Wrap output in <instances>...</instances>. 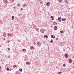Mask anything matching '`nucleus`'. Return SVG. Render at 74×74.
<instances>
[{"instance_id":"13","label":"nucleus","mask_w":74,"mask_h":74,"mask_svg":"<svg viewBox=\"0 0 74 74\" xmlns=\"http://www.w3.org/2000/svg\"><path fill=\"white\" fill-rule=\"evenodd\" d=\"M65 56L66 58H68V56L67 55V54H66L65 55Z\"/></svg>"},{"instance_id":"54","label":"nucleus","mask_w":74,"mask_h":74,"mask_svg":"<svg viewBox=\"0 0 74 74\" xmlns=\"http://www.w3.org/2000/svg\"><path fill=\"white\" fill-rule=\"evenodd\" d=\"M14 8H15V7H14Z\"/></svg>"},{"instance_id":"9","label":"nucleus","mask_w":74,"mask_h":74,"mask_svg":"<svg viewBox=\"0 0 74 74\" xmlns=\"http://www.w3.org/2000/svg\"><path fill=\"white\" fill-rule=\"evenodd\" d=\"M51 37L52 38H55V36H53V35H52L51 36Z\"/></svg>"},{"instance_id":"7","label":"nucleus","mask_w":74,"mask_h":74,"mask_svg":"<svg viewBox=\"0 0 74 74\" xmlns=\"http://www.w3.org/2000/svg\"><path fill=\"white\" fill-rule=\"evenodd\" d=\"M30 49H31V50H32L33 49H34V47L33 46H31L30 47Z\"/></svg>"},{"instance_id":"49","label":"nucleus","mask_w":74,"mask_h":74,"mask_svg":"<svg viewBox=\"0 0 74 74\" xmlns=\"http://www.w3.org/2000/svg\"><path fill=\"white\" fill-rule=\"evenodd\" d=\"M71 56H72V55L71 54Z\"/></svg>"},{"instance_id":"39","label":"nucleus","mask_w":74,"mask_h":74,"mask_svg":"<svg viewBox=\"0 0 74 74\" xmlns=\"http://www.w3.org/2000/svg\"><path fill=\"white\" fill-rule=\"evenodd\" d=\"M21 10H23V8H21Z\"/></svg>"},{"instance_id":"5","label":"nucleus","mask_w":74,"mask_h":74,"mask_svg":"<svg viewBox=\"0 0 74 74\" xmlns=\"http://www.w3.org/2000/svg\"><path fill=\"white\" fill-rule=\"evenodd\" d=\"M53 25H57L58 24V23H57L56 22H54L53 23Z\"/></svg>"},{"instance_id":"30","label":"nucleus","mask_w":74,"mask_h":74,"mask_svg":"<svg viewBox=\"0 0 74 74\" xmlns=\"http://www.w3.org/2000/svg\"><path fill=\"white\" fill-rule=\"evenodd\" d=\"M8 51H10V48H8Z\"/></svg>"},{"instance_id":"46","label":"nucleus","mask_w":74,"mask_h":74,"mask_svg":"<svg viewBox=\"0 0 74 74\" xmlns=\"http://www.w3.org/2000/svg\"><path fill=\"white\" fill-rule=\"evenodd\" d=\"M25 52H26V50H25Z\"/></svg>"},{"instance_id":"28","label":"nucleus","mask_w":74,"mask_h":74,"mask_svg":"<svg viewBox=\"0 0 74 74\" xmlns=\"http://www.w3.org/2000/svg\"><path fill=\"white\" fill-rule=\"evenodd\" d=\"M13 67H14V68H15V67H16V65H14Z\"/></svg>"},{"instance_id":"1","label":"nucleus","mask_w":74,"mask_h":74,"mask_svg":"<svg viewBox=\"0 0 74 74\" xmlns=\"http://www.w3.org/2000/svg\"><path fill=\"white\" fill-rule=\"evenodd\" d=\"M44 31H45V29H41L40 30V32L42 33H44Z\"/></svg>"},{"instance_id":"16","label":"nucleus","mask_w":74,"mask_h":74,"mask_svg":"<svg viewBox=\"0 0 74 74\" xmlns=\"http://www.w3.org/2000/svg\"><path fill=\"white\" fill-rule=\"evenodd\" d=\"M26 64H29V65H30V63H29V62H26Z\"/></svg>"},{"instance_id":"10","label":"nucleus","mask_w":74,"mask_h":74,"mask_svg":"<svg viewBox=\"0 0 74 74\" xmlns=\"http://www.w3.org/2000/svg\"><path fill=\"white\" fill-rule=\"evenodd\" d=\"M44 37H46V38H48V35H45L44 36Z\"/></svg>"},{"instance_id":"27","label":"nucleus","mask_w":74,"mask_h":74,"mask_svg":"<svg viewBox=\"0 0 74 74\" xmlns=\"http://www.w3.org/2000/svg\"><path fill=\"white\" fill-rule=\"evenodd\" d=\"M21 5V4H20V3H19L17 4V6H19V5Z\"/></svg>"},{"instance_id":"11","label":"nucleus","mask_w":74,"mask_h":74,"mask_svg":"<svg viewBox=\"0 0 74 74\" xmlns=\"http://www.w3.org/2000/svg\"><path fill=\"white\" fill-rule=\"evenodd\" d=\"M16 74H21V73L18 71H17L16 72Z\"/></svg>"},{"instance_id":"23","label":"nucleus","mask_w":74,"mask_h":74,"mask_svg":"<svg viewBox=\"0 0 74 74\" xmlns=\"http://www.w3.org/2000/svg\"><path fill=\"white\" fill-rule=\"evenodd\" d=\"M14 16H12V20H14Z\"/></svg>"},{"instance_id":"42","label":"nucleus","mask_w":74,"mask_h":74,"mask_svg":"<svg viewBox=\"0 0 74 74\" xmlns=\"http://www.w3.org/2000/svg\"><path fill=\"white\" fill-rule=\"evenodd\" d=\"M20 15H21V14H18V16H20Z\"/></svg>"},{"instance_id":"31","label":"nucleus","mask_w":74,"mask_h":74,"mask_svg":"<svg viewBox=\"0 0 74 74\" xmlns=\"http://www.w3.org/2000/svg\"><path fill=\"white\" fill-rule=\"evenodd\" d=\"M25 50L26 49H23V51H25Z\"/></svg>"},{"instance_id":"29","label":"nucleus","mask_w":74,"mask_h":74,"mask_svg":"<svg viewBox=\"0 0 74 74\" xmlns=\"http://www.w3.org/2000/svg\"><path fill=\"white\" fill-rule=\"evenodd\" d=\"M40 3H42V1H40Z\"/></svg>"},{"instance_id":"56","label":"nucleus","mask_w":74,"mask_h":74,"mask_svg":"<svg viewBox=\"0 0 74 74\" xmlns=\"http://www.w3.org/2000/svg\"><path fill=\"white\" fill-rule=\"evenodd\" d=\"M56 20H58V19H56Z\"/></svg>"},{"instance_id":"48","label":"nucleus","mask_w":74,"mask_h":74,"mask_svg":"<svg viewBox=\"0 0 74 74\" xmlns=\"http://www.w3.org/2000/svg\"><path fill=\"white\" fill-rule=\"evenodd\" d=\"M65 51V50H64V51Z\"/></svg>"},{"instance_id":"53","label":"nucleus","mask_w":74,"mask_h":74,"mask_svg":"<svg viewBox=\"0 0 74 74\" xmlns=\"http://www.w3.org/2000/svg\"><path fill=\"white\" fill-rule=\"evenodd\" d=\"M28 0L30 1V0Z\"/></svg>"},{"instance_id":"51","label":"nucleus","mask_w":74,"mask_h":74,"mask_svg":"<svg viewBox=\"0 0 74 74\" xmlns=\"http://www.w3.org/2000/svg\"><path fill=\"white\" fill-rule=\"evenodd\" d=\"M39 0V1H40V0Z\"/></svg>"},{"instance_id":"6","label":"nucleus","mask_w":74,"mask_h":74,"mask_svg":"<svg viewBox=\"0 0 74 74\" xmlns=\"http://www.w3.org/2000/svg\"><path fill=\"white\" fill-rule=\"evenodd\" d=\"M58 21H62V18L61 17H59L58 18Z\"/></svg>"},{"instance_id":"25","label":"nucleus","mask_w":74,"mask_h":74,"mask_svg":"<svg viewBox=\"0 0 74 74\" xmlns=\"http://www.w3.org/2000/svg\"><path fill=\"white\" fill-rule=\"evenodd\" d=\"M63 67H65V66H66V64H63Z\"/></svg>"},{"instance_id":"2","label":"nucleus","mask_w":74,"mask_h":74,"mask_svg":"<svg viewBox=\"0 0 74 74\" xmlns=\"http://www.w3.org/2000/svg\"><path fill=\"white\" fill-rule=\"evenodd\" d=\"M37 45L38 47H40L41 45V43H40V42H38L37 43Z\"/></svg>"},{"instance_id":"36","label":"nucleus","mask_w":74,"mask_h":74,"mask_svg":"<svg viewBox=\"0 0 74 74\" xmlns=\"http://www.w3.org/2000/svg\"><path fill=\"white\" fill-rule=\"evenodd\" d=\"M60 73H61V72H59L58 73V74H60Z\"/></svg>"},{"instance_id":"14","label":"nucleus","mask_w":74,"mask_h":74,"mask_svg":"<svg viewBox=\"0 0 74 74\" xmlns=\"http://www.w3.org/2000/svg\"><path fill=\"white\" fill-rule=\"evenodd\" d=\"M60 33H64V31H60Z\"/></svg>"},{"instance_id":"50","label":"nucleus","mask_w":74,"mask_h":74,"mask_svg":"<svg viewBox=\"0 0 74 74\" xmlns=\"http://www.w3.org/2000/svg\"><path fill=\"white\" fill-rule=\"evenodd\" d=\"M58 1H59V0H57Z\"/></svg>"},{"instance_id":"44","label":"nucleus","mask_w":74,"mask_h":74,"mask_svg":"<svg viewBox=\"0 0 74 74\" xmlns=\"http://www.w3.org/2000/svg\"><path fill=\"white\" fill-rule=\"evenodd\" d=\"M8 58L10 59V56H9L8 57Z\"/></svg>"},{"instance_id":"52","label":"nucleus","mask_w":74,"mask_h":74,"mask_svg":"<svg viewBox=\"0 0 74 74\" xmlns=\"http://www.w3.org/2000/svg\"><path fill=\"white\" fill-rule=\"evenodd\" d=\"M38 32H39V31H38Z\"/></svg>"},{"instance_id":"45","label":"nucleus","mask_w":74,"mask_h":74,"mask_svg":"<svg viewBox=\"0 0 74 74\" xmlns=\"http://www.w3.org/2000/svg\"><path fill=\"white\" fill-rule=\"evenodd\" d=\"M3 40H5V39L4 38V39H3Z\"/></svg>"},{"instance_id":"19","label":"nucleus","mask_w":74,"mask_h":74,"mask_svg":"<svg viewBox=\"0 0 74 74\" xmlns=\"http://www.w3.org/2000/svg\"><path fill=\"white\" fill-rule=\"evenodd\" d=\"M8 36H11V34H8Z\"/></svg>"},{"instance_id":"8","label":"nucleus","mask_w":74,"mask_h":74,"mask_svg":"<svg viewBox=\"0 0 74 74\" xmlns=\"http://www.w3.org/2000/svg\"><path fill=\"white\" fill-rule=\"evenodd\" d=\"M46 5L48 6H49L50 5V3L49 2H47L46 3Z\"/></svg>"},{"instance_id":"12","label":"nucleus","mask_w":74,"mask_h":74,"mask_svg":"<svg viewBox=\"0 0 74 74\" xmlns=\"http://www.w3.org/2000/svg\"><path fill=\"white\" fill-rule=\"evenodd\" d=\"M3 35L4 37H6L7 36V35L5 34H3Z\"/></svg>"},{"instance_id":"15","label":"nucleus","mask_w":74,"mask_h":74,"mask_svg":"<svg viewBox=\"0 0 74 74\" xmlns=\"http://www.w3.org/2000/svg\"><path fill=\"white\" fill-rule=\"evenodd\" d=\"M19 71H22V69L20 68L19 69Z\"/></svg>"},{"instance_id":"18","label":"nucleus","mask_w":74,"mask_h":74,"mask_svg":"<svg viewBox=\"0 0 74 74\" xmlns=\"http://www.w3.org/2000/svg\"><path fill=\"white\" fill-rule=\"evenodd\" d=\"M24 7H27V5H26V4H24L23 5Z\"/></svg>"},{"instance_id":"33","label":"nucleus","mask_w":74,"mask_h":74,"mask_svg":"<svg viewBox=\"0 0 74 74\" xmlns=\"http://www.w3.org/2000/svg\"><path fill=\"white\" fill-rule=\"evenodd\" d=\"M57 30V28H54V30Z\"/></svg>"},{"instance_id":"40","label":"nucleus","mask_w":74,"mask_h":74,"mask_svg":"<svg viewBox=\"0 0 74 74\" xmlns=\"http://www.w3.org/2000/svg\"><path fill=\"white\" fill-rule=\"evenodd\" d=\"M56 40H58V38H56Z\"/></svg>"},{"instance_id":"38","label":"nucleus","mask_w":74,"mask_h":74,"mask_svg":"<svg viewBox=\"0 0 74 74\" xmlns=\"http://www.w3.org/2000/svg\"><path fill=\"white\" fill-rule=\"evenodd\" d=\"M9 70H10V71H11V70H12V69H9Z\"/></svg>"},{"instance_id":"21","label":"nucleus","mask_w":74,"mask_h":74,"mask_svg":"<svg viewBox=\"0 0 74 74\" xmlns=\"http://www.w3.org/2000/svg\"><path fill=\"white\" fill-rule=\"evenodd\" d=\"M53 42V40H52V39H51V40L50 42H51V43H52V42Z\"/></svg>"},{"instance_id":"37","label":"nucleus","mask_w":74,"mask_h":74,"mask_svg":"<svg viewBox=\"0 0 74 74\" xmlns=\"http://www.w3.org/2000/svg\"><path fill=\"white\" fill-rule=\"evenodd\" d=\"M34 45H36V43H34Z\"/></svg>"},{"instance_id":"22","label":"nucleus","mask_w":74,"mask_h":74,"mask_svg":"<svg viewBox=\"0 0 74 74\" xmlns=\"http://www.w3.org/2000/svg\"><path fill=\"white\" fill-rule=\"evenodd\" d=\"M66 3H67V0H65L64 1Z\"/></svg>"},{"instance_id":"43","label":"nucleus","mask_w":74,"mask_h":74,"mask_svg":"<svg viewBox=\"0 0 74 74\" xmlns=\"http://www.w3.org/2000/svg\"><path fill=\"white\" fill-rule=\"evenodd\" d=\"M52 20L53 21V20H54V18H52Z\"/></svg>"},{"instance_id":"41","label":"nucleus","mask_w":74,"mask_h":74,"mask_svg":"<svg viewBox=\"0 0 74 74\" xmlns=\"http://www.w3.org/2000/svg\"><path fill=\"white\" fill-rule=\"evenodd\" d=\"M43 43H45V41H43Z\"/></svg>"},{"instance_id":"26","label":"nucleus","mask_w":74,"mask_h":74,"mask_svg":"<svg viewBox=\"0 0 74 74\" xmlns=\"http://www.w3.org/2000/svg\"><path fill=\"white\" fill-rule=\"evenodd\" d=\"M36 30L37 31H38L39 30V29H38V28H36Z\"/></svg>"},{"instance_id":"34","label":"nucleus","mask_w":74,"mask_h":74,"mask_svg":"<svg viewBox=\"0 0 74 74\" xmlns=\"http://www.w3.org/2000/svg\"><path fill=\"white\" fill-rule=\"evenodd\" d=\"M11 1H12V2H14V0H12Z\"/></svg>"},{"instance_id":"47","label":"nucleus","mask_w":74,"mask_h":74,"mask_svg":"<svg viewBox=\"0 0 74 74\" xmlns=\"http://www.w3.org/2000/svg\"><path fill=\"white\" fill-rule=\"evenodd\" d=\"M10 0V1H11L12 0Z\"/></svg>"},{"instance_id":"20","label":"nucleus","mask_w":74,"mask_h":74,"mask_svg":"<svg viewBox=\"0 0 74 74\" xmlns=\"http://www.w3.org/2000/svg\"><path fill=\"white\" fill-rule=\"evenodd\" d=\"M6 69H7V71H9V68H8V67H7L6 68Z\"/></svg>"},{"instance_id":"4","label":"nucleus","mask_w":74,"mask_h":74,"mask_svg":"<svg viewBox=\"0 0 74 74\" xmlns=\"http://www.w3.org/2000/svg\"><path fill=\"white\" fill-rule=\"evenodd\" d=\"M73 60H72V59H69V63H72V62Z\"/></svg>"},{"instance_id":"3","label":"nucleus","mask_w":74,"mask_h":74,"mask_svg":"<svg viewBox=\"0 0 74 74\" xmlns=\"http://www.w3.org/2000/svg\"><path fill=\"white\" fill-rule=\"evenodd\" d=\"M3 1L4 2V3H5V4H7V3H8L7 0H3Z\"/></svg>"},{"instance_id":"55","label":"nucleus","mask_w":74,"mask_h":74,"mask_svg":"<svg viewBox=\"0 0 74 74\" xmlns=\"http://www.w3.org/2000/svg\"><path fill=\"white\" fill-rule=\"evenodd\" d=\"M56 20H58V19H56Z\"/></svg>"},{"instance_id":"32","label":"nucleus","mask_w":74,"mask_h":74,"mask_svg":"<svg viewBox=\"0 0 74 74\" xmlns=\"http://www.w3.org/2000/svg\"><path fill=\"white\" fill-rule=\"evenodd\" d=\"M51 18H53V16H51Z\"/></svg>"},{"instance_id":"35","label":"nucleus","mask_w":74,"mask_h":74,"mask_svg":"<svg viewBox=\"0 0 74 74\" xmlns=\"http://www.w3.org/2000/svg\"><path fill=\"white\" fill-rule=\"evenodd\" d=\"M54 28H57V26H55L54 27Z\"/></svg>"},{"instance_id":"17","label":"nucleus","mask_w":74,"mask_h":74,"mask_svg":"<svg viewBox=\"0 0 74 74\" xmlns=\"http://www.w3.org/2000/svg\"><path fill=\"white\" fill-rule=\"evenodd\" d=\"M62 21H66V18H62Z\"/></svg>"},{"instance_id":"24","label":"nucleus","mask_w":74,"mask_h":74,"mask_svg":"<svg viewBox=\"0 0 74 74\" xmlns=\"http://www.w3.org/2000/svg\"><path fill=\"white\" fill-rule=\"evenodd\" d=\"M62 1V0H60L59 1V3H61Z\"/></svg>"}]
</instances>
